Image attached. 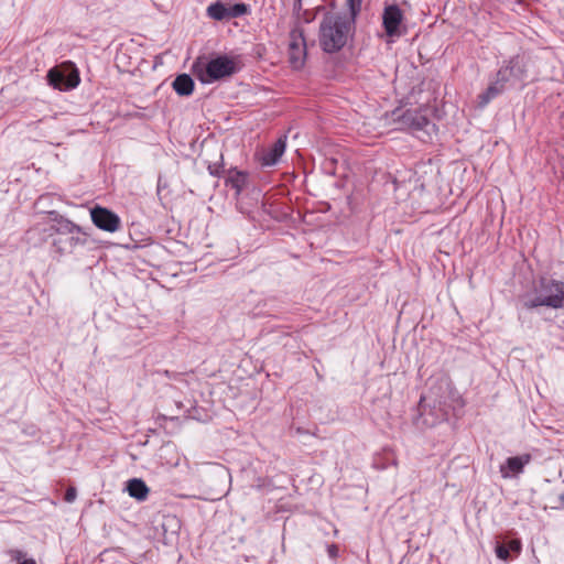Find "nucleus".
Returning <instances> with one entry per match:
<instances>
[{
	"mask_svg": "<svg viewBox=\"0 0 564 564\" xmlns=\"http://www.w3.org/2000/svg\"><path fill=\"white\" fill-rule=\"evenodd\" d=\"M355 19L338 13H326L319 24L318 42L326 53L339 52L352 36Z\"/></svg>",
	"mask_w": 564,
	"mask_h": 564,
	"instance_id": "nucleus-1",
	"label": "nucleus"
},
{
	"mask_svg": "<svg viewBox=\"0 0 564 564\" xmlns=\"http://www.w3.org/2000/svg\"><path fill=\"white\" fill-rule=\"evenodd\" d=\"M564 305V282L543 278L535 289V296L525 302V307L547 306L561 308Z\"/></svg>",
	"mask_w": 564,
	"mask_h": 564,
	"instance_id": "nucleus-2",
	"label": "nucleus"
},
{
	"mask_svg": "<svg viewBox=\"0 0 564 564\" xmlns=\"http://www.w3.org/2000/svg\"><path fill=\"white\" fill-rule=\"evenodd\" d=\"M52 230L56 234L53 247L61 254L69 253L76 246L86 243V239L79 237V235L86 236V232L68 219L59 220L58 226H53Z\"/></svg>",
	"mask_w": 564,
	"mask_h": 564,
	"instance_id": "nucleus-3",
	"label": "nucleus"
},
{
	"mask_svg": "<svg viewBox=\"0 0 564 564\" xmlns=\"http://www.w3.org/2000/svg\"><path fill=\"white\" fill-rule=\"evenodd\" d=\"M194 69L202 83L209 84L234 75L238 70V66L232 58L221 55L210 59L205 65L196 64Z\"/></svg>",
	"mask_w": 564,
	"mask_h": 564,
	"instance_id": "nucleus-4",
	"label": "nucleus"
},
{
	"mask_svg": "<svg viewBox=\"0 0 564 564\" xmlns=\"http://www.w3.org/2000/svg\"><path fill=\"white\" fill-rule=\"evenodd\" d=\"M390 121L400 130L420 131L431 124L425 108H397L390 115Z\"/></svg>",
	"mask_w": 564,
	"mask_h": 564,
	"instance_id": "nucleus-5",
	"label": "nucleus"
},
{
	"mask_svg": "<svg viewBox=\"0 0 564 564\" xmlns=\"http://www.w3.org/2000/svg\"><path fill=\"white\" fill-rule=\"evenodd\" d=\"M529 58L524 55H514L498 69L499 83H524L528 78Z\"/></svg>",
	"mask_w": 564,
	"mask_h": 564,
	"instance_id": "nucleus-6",
	"label": "nucleus"
},
{
	"mask_svg": "<svg viewBox=\"0 0 564 564\" xmlns=\"http://www.w3.org/2000/svg\"><path fill=\"white\" fill-rule=\"evenodd\" d=\"M288 52L291 67L295 70L303 68L306 62L307 47L302 28L295 26L290 31Z\"/></svg>",
	"mask_w": 564,
	"mask_h": 564,
	"instance_id": "nucleus-7",
	"label": "nucleus"
},
{
	"mask_svg": "<svg viewBox=\"0 0 564 564\" xmlns=\"http://www.w3.org/2000/svg\"><path fill=\"white\" fill-rule=\"evenodd\" d=\"M90 217L93 224L104 231L115 232L121 225L119 216L106 207L95 206L90 209Z\"/></svg>",
	"mask_w": 564,
	"mask_h": 564,
	"instance_id": "nucleus-8",
	"label": "nucleus"
},
{
	"mask_svg": "<svg viewBox=\"0 0 564 564\" xmlns=\"http://www.w3.org/2000/svg\"><path fill=\"white\" fill-rule=\"evenodd\" d=\"M47 80L51 86L59 90H69L79 84V75L76 69L63 70L54 67L48 70Z\"/></svg>",
	"mask_w": 564,
	"mask_h": 564,
	"instance_id": "nucleus-9",
	"label": "nucleus"
},
{
	"mask_svg": "<svg viewBox=\"0 0 564 564\" xmlns=\"http://www.w3.org/2000/svg\"><path fill=\"white\" fill-rule=\"evenodd\" d=\"M402 11L398 6H389L384 9L382 23L387 35L391 37L400 35L399 26L402 22Z\"/></svg>",
	"mask_w": 564,
	"mask_h": 564,
	"instance_id": "nucleus-10",
	"label": "nucleus"
},
{
	"mask_svg": "<svg viewBox=\"0 0 564 564\" xmlns=\"http://www.w3.org/2000/svg\"><path fill=\"white\" fill-rule=\"evenodd\" d=\"M285 151V138H279L269 149L261 154L260 161L264 166L274 165Z\"/></svg>",
	"mask_w": 564,
	"mask_h": 564,
	"instance_id": "nucleus-11",
	"label": "nucleus"
},
{
	"mask_svg": "<svg viewBox=\"0 0 564 564\" xmlns=\"http://www.w3.org/2000/svg\"><path fill=\"white\" fill-rule=\"evenodd\" d=\"M506 83H499V76L496 74V80L488 86V88L478 96V106L485 107L491 99L500 95L505 88Z\"/></svg>",
	"mask_w": 564,
	"mask_h": 564,
	"instance_id": "nucleus-12",
	"label": "nucleus"
},
{
	"mask_svg": "<svg viewBox=\"0 0 564 564\" xmlns=\"http://www.w3.org/2000/svg\"><path fill=\"white\" fill-rule=\"evenodd\" d=\"M127 491L130 497L144 501L149 495V488L145 482L140 478H132L127 482Z\"/></svg>",
	"mask_w": 564,
	"mask_h": 564,
	"instance_id": "nucleus-13",
	"label": "nucleus"
},
{
	"mask_svg": "<svg viewBox=\"0 0 564 564\" xmlns=\"http://www.w3.org/2000/svg\"><path fill=\"white\" fill-rule=\"evenodd\" d=\"M248 174L246 172L229 170L226 178V185L236 191V195H240L247 184Z\"/></svg>",
	"mask_w": 564,
	"mask_h": 564,
	"instance_id": "nucleus-14",
	"label": "nucleus"
},
{
	"mask_svg": "<svg viewBox=\"0 0 564 564\" xmlns=\"http://www.w3.org/2000/svg\"><path fill=\"white\" fill-rule=\"evenodd\" d=\"M529 460H506L499 469L503 478H517L523 473L524 464Z\"/></svg>",
	"mask_w": 564,
	"mask_h": 564,
	"instance_id": "nucleus-15",
	"label": "nucleus"
},
{
	"mask_svg": "<svg viewBox=\"0 0 564 564\" xmlns=\"http://www.w3.org/2000/svg\"><path fill=\"white\" fill-rule=\"evenodd\" d=\"M173 89L180 95V96H188L194 90V82L192 77L187 74H181L176 76L173 84Z\"/></svg>",
	"mask_w": 564,
	"mask_h": 564,
	"instance_id": "nucleus-16",
	"label": "nucleus"
},
{
	"mask_svg": "<svg viewBox=\"0 0 564 564\" xmlns=\"http://www.w3.org/2000/svg\"><path fill=\"white\" fill-rule=\"evenodd\" d=\"M207 14L217 21L229 20L227 6L221 2L212 3L207 8Z\"/></svg>",
	"mask_w": 564,
	"mask_h": 564,
	"instance_id": "nucleus-17",
	"label": "nucleus"
},
{
	"mask_svg": "<svg viewBox=\"0 0 564 564\" xmlns=\"http://www.w3.org/2000/svg\"><path fill=\"white\" fill-rule=\"evenodd\" d=\"M228 10V19H234L241 17L248 12V7L245 3H236L234 6L227 7Z\"/></svg>",
	"mask_w": 564,
	"mask_h": 564,
	"instance_id": "nucleus-18",
	"label": "nucleus"
},
{
	"mask_svg": "<svg viewBox=\"0 0 564 564\" xmlns=\"http://www.w3.org/2000/svg\"><path fill=\"white\" fill-rule=\"evenodd\" d=\"M496 555L498 558L507 561L510 557L509 549L503 543H498L496 545Z\"/></svg>",
	"mask_w": 564,
	"mask_h": 564,
	"instance_id": "nucleus-19",
	"label": "nucleus"
},
{
	"mask_svg": "<svg viewBox=\"0 0 564 564\" xmlns=\"http://www.w3.org/2000/svg\"><path fill=\"white\" fill-rule=\"evenodd\" d=\"M350 11V18L356 19L360 11L362 0H347Z\"/></svg>",
	"mask_w": 564,
	"mask_h": 564,
	"instance_id": "nucleus-20",
	"label": "nucleus"
},
{
	"mask_svg": "<svg viewBox=\"0 0 564 564\" xmlns=\"http://www.w3.org/2000/svg\"><path fill=\"white\" fill-rule=\"evenodd\" d=\"M506 545L509 549V552H513L516 554H519L522 549L521 541L518 539H513V540L509 541L508 544H506Z\"/></svg>",
	"mask_w": 564,
	"mask_h": 564,
	"instance_id": "nucleus-21",
	"label": "nucleus"
},
{
	"mask_svg": "<svg viewBox=\"0 0 564 564\" xmlns=\"http://www.w3.org/2000/svg\"><path fill=\"white\" fill-rule=\"evenodd\" d=\"M208 172L214 176H220L223 172V165L219 164H209Z\"/></svg>",
	"mask_w": 564,
	"mask_h": 564,
	"instance_id": "nucleus-22",
	"label": "nucleus"
},
{
	"mask_svg": "<svg viewBox=\"0 0 564 564\" xmlns=\"http://www.w3.org/2000/svg\"><path fill=\"white\" fill-rule=\"evenodd\" d=\"M77 492L74 487H69L65 492V501L73 502L76 499Z\"/></svg>",
	"mask_w": 564,
	"mask_h": 564,
	"instance_id": "nucleus-23",
	"label": "nucleus"
},
{
	"mask_svg": "<svg viewBox=\"0 0 564 564\" xmlns=\"http://www.w3.org/2000/svg\"><path fill=\"white\" fill-rule=\"evenodd\" d=\"M327 553L329 557L336 558L338 556V547L335 544H330L327 546Z\"/></svg>",
	"mask_w": 564,
	"mask_h": 564,
	"instance_id": "nucleus-24",
	"label": "nucleus"
},
{
	"mask_svg": "<svg viewBox=\"0 0 564 564\" xmlns=\"http://www.w3.org/2000/svg\"><path fill=\"white\" fill-rule=\"evenodd\" d=\"M11 557L18 562H20L24 557V552L20 550H12L10 551Z\"/></svg>",
	"mask_w": 564,
	"mask_h": 564,
	"instance_id": "nucleus-25",
	"label": "nucleus"
},
{
	"mask_svg": "<svg viewBox=\"0 0 564 564\" xmlns=\"http://www.w3.org/2000/svg\"><path fill=\"white\" fill-rule=\"evenodd\" d=\"M19 564H36V562L33 558H26L21 561Z\"/></svg>",
	"mask_w": 564,
	"mask_h": 564,
	"instance_id": "nucleus-26",
	"label": "nucleus"
},
{
	"mask_svg": "<svg viewBox=\"0 0 564 564\" xmlns=\"http://www.w3.org/2000/svg\"><path fill=\"white\" fill-rule=\"evenodd\" d=\"M182 467H183L184 470H186L188 473L189 469H191L188 460H184V464L182 465Z\"/></svg>",
	"mask_w": 564,
	"mask_h": 564,
	"instance_id": "nucleus-27",
	"label": "nucleus"
},
{
	"mask_svg": "<svg viewBox=\"0 0 564 564\" xmlns=\"http://www.w3.org/2000/svg\"><path fill=\"white\" fill-rule=\"evenodd\" d=\"M178 466H181V464H180V462L177 460V462L175 463L174 467H178Z\"/></svg>",
	"mask_w": 564,
	"mask_h": 564,
	"instance_id": "nucleus-28",
	"label": "nucleus"
}]
</instances>
